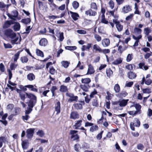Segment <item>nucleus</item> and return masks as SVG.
I'll use <instances>...</instances> for the list:
<instances>
[{"instance_id":"f257e3e1","label":"nucleus","mask_w":152,"mask_h":152,"mask_svg":"<svg viewBox=\"0 0 152 152\" xmlns=\"http://www.w3.org/2000/svg\"><path fill=\"white\" fill-rule=\"evenodd\" d=\"M134 107L136 109L135 111H130L128 112V113L132 116H135L137 114H140L141 113V106L137 103L133 104L130 106V108H132L133 107Z\"/></svg>"},{"instance_id":"f03ea898","label":"nucleus","mask_w":152,"mask_h":152,"mask_svg":"<svg viewBox=\"0 0 152 152\" xmlns=\"http://www.w3.org/2000/svg\"><path fill=\"white\" fill-rule=\"evenodd\" d=\"M140 125V122L139 119L135 118L134 119L133 122H131L130 124V127L133 131H134L135 128L134 126L139 127Z\"/></svg>"},{"instance_id":"7ed1b4c3","label":"nucleus","mask_w":152,"mask_h":152,"mask_svg":"<svg viewBox=\"0 0 152 152\" xmlns=\"http://www.w3.org/2000/svg\"><path fill=\"white\" fill-rule=\"evenodd\" d=\"M11 43L13 44H17L20 43V39H19V36H17L16 34L14 36H13L11 38Z\"/></svg>"},{"instance_id":"20e7f679","label":"nucleus","mask_w":152,"mask_h":152,"mask_svg":"<svg viewBox=\"0 0 152 152\" xmlns=\"http://www.w3.org/2000/svg\"><path fill=\"white\" fill-rule=\"evenodd\" d=\"M34 128H29L27 129L26 131V137L28 139H31L33 136L34 133Z\"/></svg>"},{"instance_id":"39448f33","label":"nucleus","mask_w":152,"mask_h":152,"mask_svg":"<svg viewBox=\"0 0 152 152\" xmlns=\"http://www.w3.org/2000/svg\"><path fill=\"white\" fill-rule=\"evenodd\" d=\"M66 95L70 98L68 99V101L69 102H77L78 100V97L77 96H74L73 94L71 93H67Z\"/></svg>"},{"instance_id":"423d86ee","label":"nucleus","mask_w":152,"mask_h":152,"mask_svg":"<svg viewBox=\"0 0 152 152\" xmlns=\"http://www.w3.org/2000/svg\"><path fill=\"white\" fill-rule=\"evenodd\" d=\"M15 34L12 30L10 29H7L4 31L5 35L10 38H11L13 36H14Z\"/></svg>"},{"instance_id":"0eeeda50","label":"nucleus","mask_w":152,"mask_h":152,"mask_svg":"<svg viewBox=\"0 0 152 152\" xmlns=\"http://www.w3.org/2000/svg\"><path fill=\"white\" fill-rule=\"evenodd\" d=\"M18 15V12L16 10H14L12 11L11 14H8L7 15L10 18L14 20H15L14 18L17 17Z\"/></svg>"},{"instance_id":"6e6552de","label":"nucleus","mask_w":152,"mask_h":152,"mask_svg":"<svg viewBox=\"0 0 152 152\" xmlns=\"http://www.w3.org/2000/svg\"><path fill=\"white\" fill-rule=\"evenodd\" d=\"M96 14V12L95 11H93L91 9L85 11V14L89 16H95Z\"/></svg>"},{"instance_id":"1a4fd4ad","label":"nucleus","mask_w":152,"mask_h":152,"mask_svg":"<svg viewBox=\"0 0 152 152\" xmlns=\"http://www.w3.org/2000/svg\"><path fill=\"white\" fill-rule=\"evenodd\" d=\"M70 118L71 119H77L79 118V114L76 112H72L70 114Z\"/></svg>"},{"instance_id":"9d476101","label":"nucleus","mask_w":152,"mask_h":152,"mask_svg":"<svg viewBox=\"0 0 152 152\" xmlns=\"http://www.w3.org/2000/svg\"><path fill=\"white\" fill-rule=\"evenodd\" d=\"M110 40L108 38H105L102 41V45L104 47L108 46L110 45Z\"/></svg>"},{"instance_id":"9b49d317","label":"nucleus","mask_w":152,"mask_h":152,"mask_svg":"<svg viewBox=\"0 0 152 152\" xmlns=\"http://www.w3.org/2000/svg\"><path fill=\"white\" fill-rule=\"evenodd\" d=\"M82 122L83 121L82 120L75 121V124L73 125V127H75V129H79V128L81 125Z\"/></svg>"},{"instance_id":"f8f14e48","label":"nucleus","mask_w":152,"mask_h":152,"mask_svg":"<svg viewBox=\"0 0 152 152\" xmlns=\"http://www.w3.org/2000/svg\"><path fill=\"white\" fill-rule=\"evenodd\" d=\"M129 99H120L118 101L119 105L121 107H125L127 104Z\"/></svg>"},{"instance_id":"ddd939ff","label":"nucleus","mask_w":152,"mask_h":152,"mask_svg":"<svg viewBox=\"0 0 152 152\" xmlns=\"http://www.w3.org/2000/svg\"><path fill=\"white\" fill-rule=\"evenodd\" d=\"M132 37L133 39L136 40V42L134 43L133 46L136 47L138 45V43L139 42V40L142 38L141 35H138L137 37H136L134 35H133Z\"/></svg>"},{"instance_id":"4468645a","label":"nucleus","mask_w":152,"mask_h":152,"mask_svg":"<svg viewBox=\"0 0 152 152\" xmlns=\"http://www.w3.org/2000/svg\"><path fill=\"white\" fill-rule=\"evenodd\" d=\"M36 103L37 100H30L29 102L27 103V104L28 107L32 109L33 107L35 105Z\"/></svg>"},{"instance_id":"2eb2a0df","label":"nucleus","mask_w":152,"mask_h":152,"mask_svg":"<svg viewBox=\"0 0 152 152\" xmlns=\"http://www.w3.org/2000/svg\"><path fill=\"white\" fill-rule=\"evenodd\" d=\"M131 10V7L129 5H126L124 6L122 9V12L124 13H128Z\"/></svg>"},{"instance_id":"dca6fc26","label":"nucleus","mask_w":152,"mask_h":152,"mask_svg":"<svg viewBox=\"0 0 152 152\" xmlns=\"http://www.w3.org/2000/svg\"><path fill=\"white\" fill-rule=\"evenodd\" d=\"M26 96L28 98L30 99V100H37L36 97L33 94L31 93H26Z\"/></svg>"},{"instance_id":"f3484780","label":"nucleus","mask_w":152,"mask_h":152,"mask_svg":"<svg viewBox=\"0 0 152 152\" xmlns=\"http://www.w3.org/2000/svg\"><path fill=\"white\" fill-rule=\"evenodd\" d=\"M47 43L48 41L46 39L43 38L40 40L39 44L40 46H45L47 45Z\"/></svg>"},{"instance_id":"a211bd4d","label":"nucleus","mask_w":152,"mask_h":152,"mask_svg":"<svg viewBox=\"0 0 152 152\" xmlns=\"http://www.w3.org/2000/svg\"><path fill=\"white\" fill-rule=\"evenodd\" d=\"M69 12L71 15V17L74 20H76L78 19V18L79 16V15L77 13L72 11H70Z\"/></svg>"},{"instance_id":"6ab92c4d","label":"nucleus","mask_w":152,"mask_h":152,"mask_svg":"<svg viewBox=\"0 0 152 152\" xmlns=\"http://www.w3.org/2000/svg\"><path fill=\"white\" fill-rule=\"evenodd\" d=\"M94 72L95 71L94 70V69L93 66L91 64L89 65L88 66V70L87 73L86 74L91 75L94 73Z\"/></svg>"},{"instance_id":"aec40b11","label":"nucleus","mask_w":152,"mask_h":152,"mask_svg":"<svg viewBox=\"0 0 152 152\" xmlns=\"http://www.w3.org/2000/svg\"><path fill=\"white\" fill-rule=\"evenodd\" d=\"M128 77L130 79H133L135 78L136 75L132 72H129L127 73Z\"/></svg>"},{"instance_id":"412c9836","label":"nucleus","mask_w":152,"mask_h":152,"mask_svg":"<svg viewBox=\"0 0 152 152\" xmlns=\"http://www.w3.org/2000/svg\"><path fill=\"white\" fill-rule=\"evenodd\" d=\"M27 77L28 80L30 81H32L35 79V76L33 73H30L27 75Z\"/></svg>"},{"instance_id":"4be33fe9","label":"nucleus","mask_w":152,"mask_h":152,"mask_svg":"<svg viewBox=\"0 0 152 152\" xmlns=\"http://www.w3.org/2000/svg\"><path fill=\"white\" fill-rule=\"evenodd\" d=\"M55 109L57 113H59L60 112V103L58 101L55 104Z\"/></svg>"},{"instance_id":"5701e85b","label":"nucleus","mask_w":152,"mask_h":152,"mask_svg":"<svg viewBox=\"0 0 152 152\" xmlns=\"http://www.w3.org/2000/svg\"><path fill=\"white\" fill-rule=\"evenodd\" d=\"M89 86L88 84L81 85L80 88L84 91L88 92V88Z\"/></svg>"},{"instance_id":"b1692460","label":"nucleus","mask_w":152,"mask_h":152,"mask_svg":"<svg viewBox=\"0 0 152 152\" xmlns=\"http://www.w3.org/2000/svg\"><path fill=\"white\" fill-rule=\"evenodd\" d=\"M22 146L23 150H26L28 148V142L25 141H22Z\"/></svg>"},{"instance_id":"393cba45","label":"nucleus","mask_w":152,"mask_h":152,"mask_svg":"<svg viewBox=\"0 0 152 152\" xmlns=\"http://www.w3.org/2000/svg\"><path fill=\"white\" fill-rule=\"evenodd\" d=\"M7 142V139L4 137H0V148H1L3 145V143H5Z\"/></svg>"},{"instance_id":"a878e982","label":"nucleus","mask_w":152,"mask_h":152,"mask_svg":"<svg viewBox=\"0 0 152 152\" xmlns=\"http://www.w3.org/2000/svg\"><path fill=\"white\" fill-rule=\"evenodd\" d=\"M122 61V59L121 58H119L115 60L112 63V64L115 65H117L121 63Z\"/></svg>"},{"instance_id":"bb28decb","label":"nucleus","mask_w":152,"mask_h":152,"mask_svg":"<svg viewBox=\"0 0 152 152\" xmlns=\"http://www.w3.org/2000/svg\"><path fill=\"white\" fill-rule=\"evenodd\" d=\"M20 25L19 23L16 22H15L13 26V28L15 31H18L20 29Z\"/></svg>"},{"instance_id":"cd10ccee","label":"nucleus","mask_w":152,"mask_h":152,"mask_svg":"<svg viewBox=\"0 0 152 152\" xmlns=\"http://www.w3.org/2000/svg\"><path fill=\"white\" fill-rule=\"evenodd\" d=\"M31 21V19L29 18L23 19L21 20V22L26 25L30 23Z\"/></svg>"},{"instance_id":"c85d7f7f","label":"nucleus","mask_w":152,"mask_h":152,"mask_svg":"<svg viewBox=\"0 0 152 152\" xmlns=\"http://www.w3.org/2000/svg\"><path fill=\"white\" fill-rule=\"evenodd\" d=\"M25 87L29 88L31 89V90L33 91L37 92L38 91V89L37 88H34V86L33 85H29L25 86Z\"/></svg>"},{"instance_id":"c756f323","label":"nucleus","mask_w":152,"mask_h":152,"mask_svg":"<svg viewBox=\"0 0 152 152\" xmlns=\"http://www.w3.org/2000/svg\"><path fill=\"white\" fill-rule=\"evenodd\" d=\"M114 90L116 93H119L120 91V87L118 84H115L114 86Z\"/></svg>"},{"instance_id":"7c9ffc66","label":"nucleus","mask_w":152,"mask_h":152,"mask_svg":"<svg viewBox=\"0 0 152 152\" xmlns=\"http://www.w3.org/2000/svg\"><path fill=\"white\" fill-rule=\"evenodd\" d=\"M101 48L97 44H96L93 46V50H94L95 51L100 53Z\"/></svg>"},{"instance_id":"2f4dec72","label":"nucleus","mask_w":152,"mask_h":152,"mask_svg":"<svg viewBox=\"0 0 152 152\" xmlns=\"http://www.w3.org/2000/svg\"><path fill=\"white\" fill-rule=\"evenodd\" d=\"M21 52V51H19L14 55L13 60L15 62H17V60L19 57L20 54Z\"/></svg>"},{"instance_id":"473e14b6","label":"nucleus","mask_w":152,"mask_h":152,"mask_svg":"<svg viewBox=\"0 0 152 152\" xmlns=\"http://www.w3.org/2000/svg\"><path fill=\"white\" fill-rule=\"evenodd\" d=\"M127 93L125 91H123L121 93L118 94L117 96L119 97H124L127 95Z\"/></svg>"},{"instance_id":"72a5a7b5","label":"nucleus","mask_w":152,"mask_h":152,"mask_svg":"<svg viewBox=\"0 0 152 152\" xmlns=\"http://www.w3.org/2000/svg\"><path fill=\"white\" fill-rule=\"evenodd\" d=\"M36 53L38 56H40L42 57H43L44 56L43 53L38 49H36Z\"/></svg>"},{"instance_id":"f704fd0d","label":"nucleus","mask_w":152,"mask_h":152,"mask_svg":"<svg viewBox=\"0 0 152 152\" xmlns=\"http://www.w3.org/2000/svg\"><path fill=\"white\" fill-rule=\"evenodd\" d=\"M141 32V29L136 27L134 28V33L135 35H141L140 34Z\"/></svg>"},{"instance_id":"c9c22d12","label":"nucleus","mask_w":152,"mask_h":152,"mask_svg":"<svg viewBox=\"0 0 152 152\" xmlns=\"http://www.w3.org/2000/svg\"><path fill=\"white\" fill-rule=\"evenodd\" d=\"M151 31V28L148 27L145 28L144 29V33L147 36L148 35Z\"/></svg>"},{"instance_id":"e433bc0d","label":"nucleus","mask_w":152,"mask_h":152,"mask_svg":"<svg viewBox=\"0 0 152 152\" xmlns=\"http://www.w3.org/2000/svg\"><path fill=\"white\" fill-rule=\"evenodd\" d=\"M28 60V58L26 56H22L20 58V60L23 63H27Z\"/></svg>"},{"instance_id":"4c0bfd02","label":"nucleus","mask_w":152,"mask_h":152,"mask_svg":"<svg viewBox=\"0 0 152 152\" xmlns=\"http://www.w3.org/2000/svg\"><path fill=\"white\" fill-rule=\"evenodd\" d=\"M74 106L76 110H80L82 108V104L80 103L75 104Z\"/></svg>"},{"instance_id":"58836bf2","label":"nucleus","mask_w":152,"mask_h":152,"mask_svg":"<svg viewBox=\"0 0 152 152\" xmlns=\"http://www.w3.org/2000/svg\"><path fill=\"white\" fill-rule=\"evenodd\" d=\"M61 64L65 68H67L69 66V64L70 63L69 62L67 61H62L61 62Z\"/></svg>"},{"instance_id":"ea45409f","label":"nucleus","mask_w":152,"mask_h":152,"mask_svg":"<svg viewBox=\"0 0 152 152\" xmlns=\"http://www.w3.org/2000/svg\"><path fill=\"white\" fill-rule=\"evenodd\" d=\"M20 109L18 107H15L14 108V115H19L20 113Z\"/></svg>"},{"instance_id":"a19ab883","label":"nucleus","mask_w":152,"mask_h":152,"mask_svg":"<svg viewBox=\"0 0 152 152\" xmlns=\"http://www.w3.org/2000/svg\"><path fill=\"white\" fill-rule=\"evenodd\" d=\"M91 79L89 78H86L82 79L81 82L82 83L88 84L91 82Z\"/></svg>"},{"instance_id":"79ce46f5","label":"nucleus","mask_w":152,"mask_h":152,"mask_svg":"<svg viewBox=\"0 0 152 152\" xmlns=\"http://www.w3.org/2000/svg\"><path fill=\"white\" fill-rule=\"evenodd\" d=\"M116 27L118 32L121 31L123 28V26L120 23L116 25Z\"/></svg>"},{"instance_id":"37998d69","label":"nucleus","mask_w":152,"mask_h":152,"mask_svg":"<svg viewBox=\"0 0 152 152\" xmlns=\"http://www.w3.org/2000/svg\"><path fill=\"white\" fill-rule=\"evenodd\" d=\"M133 58L132 53L129 54L126 57V61L127 62H129L132 60Z\"/></svg>"},{"instance_id":"c03bdc74","label":"nucleus","mask_w":152,"mask_h":152,"mask_svg":"<svg viewBox=\"0 0 152 152\" xmlns=\"http://www.w3.org/2000/svg\"><path fill=\"white\" fill-rule=\"evenodd\" d=\"M134 66L133 64H128L125 66V68L131 71L132 70Z\"/></svg>"},{"instance_id":"a18cd8bd","label":"nucleus","mask_w":152,"mask_h":152,"mask_svg":"<svg viewBox=\"0 0 152 152\" xmlns=\"http://www.w3.org/2000/svg\"><path fill=\"white\" fill-rule=\"evenodd\" d=\"M66 49L70 50H75L77 49V47L75 46H67L65 47Z\"/></svg>"},{"instance_id":"49530a36","label":"nucleus","mask_w":152,"mask_h":152,"mask_svg":"<svg viewBox=\"0 0 152 152\" xmlns=\"http://www.w3.org/2000/svg\"><path fill=\"white\" fill-rule=\"evenodd\" d=\"M91 8L94 9L95 10H96L97 9L96 4L95 3L92 2L91 3Z\"/></svg>"},{"instance_id":"de8ad7c7","label":"nucleus","mask_w":152,"mask_h":152,"mask_svg":"<svg viewBox=\"0 0 152 152\" xmlns=\"http://www.w3.org/2000/svg\"><path fill=\"white\" fill-rule=\"evenodd\" d=\"M14 107L13 104H10L7 105V109L9 111H11Z\"/></svg>"},{"instance_id":"09e8293b","label":"nucleus","mask_w":152,"mask_h":152,"mask_svg":"<svg viewBox=\"0 0 152 152\" xmlns=\"http://www.w3.org/2000/svg\"><path fill=\"white\" fill-rule=\"evenodd\" d=\"M94 37L98 42H100L102 39L101 37L97 34H95L94 35Z\"/></svg>"},{"instance_id":"8fccbe9b","label":"nucleus","mask_w":152,"mask_h":152,"mask_svg":"<svg viewBox=\"0 0 152 152\" xmlns=\"http://www.w3.org/2000/svg\"><path fill=\"white\" fill-rule=\"evenodd\" d=\"M72 6L73 8L75 9H77L79 6V3L77 1H74L72 3Z\"/></svg>"},{"instance_id":"3c124183","label":"nucleus","mask_w":152,"mask_h":152,"mask_svg":"<svg viewBox=\"0 0 152 152\" xmlns=\"http://www.w3.org/2000/svg\"><path fill=\"white\" fill-rule=\"evenodd\" d=\"M60 90L62 92H65L67 91V87L66 86L62 85L61 86Z\"/></svg>"},{"instance_id":"603ef678","label":"nucleus","mask_w":152,"mask_h":152,"mask_svg":"<svg viewBox=\"0 0 152 152\" xmlns=\"http://www.w3.org/2000/svg\"><path fill=\"white\" fill-rule=\"evenodd\" d=\"M98 127L96 125H95L91 127L90 129V131L91 132H93L94 131L98 129Z\"/></svg>"},{"instance_id":"864d4df0","label":"nucleus","mask_w":152,"mask_h":152,"mask_svg":"<svg viewBox=\"0 0 152 152\" xmlns=\"http://www.w3.org/2000/svg\"><path fill=\"white\" fill-rule=\"evenodd\" d=\"M107 96L106 97V99H108V100L112 98L113 95L112 94L110 93L109 91H107Z\"/></svg>"},{"instance_id":"5fc2aeb1","label":"nucleus","mask_w":152,"mask_h":152,"mask_svg":"<svg viewBox=\"0 0 152 152\" xmlns=\"http://www.w3.org/2000/svg\"><path fill=\"white\" fill-rule=\"evenodd\" d=\"M37 134L41 137H43L44 134L42 130L38 131L37 133Z\"/></svg>"},{"instance_id":"6e6d98bb","label":"nucleus","mask_w":152,"mask_h":152,"mask_svg":"<svg viewBox=\"0 0 152 152\" xmlns=\"http://www.w3.org/2000/svg\"><path fill=\"white\" fill-rule=\"evenodd\" d=\"M32 110V109L30 107H28L27 109L25 111V114L28 115L29 114Z\"/></svg>"},{"instance_id":"4d7b16f0","label":"nucleus","mask_w":152,"mask_h":152,"mask_svg":"<svg viewBox=\"0 0 152 152\" xmlns=\"http://www.w3.org/2000/svg\"><path fill=\"white\" fill-rule=\"evenodd\" d=\"M108 4L110 7L112 9L114 8V6L113 1L112 0H110Z\"/></svg>"},{"instance_id":"13d9d810","label":"nucleus","mask_w":152,"mask_h":152,"mask_svg":"<svg viewBox=\"0 0 152 152\" xmlns=\"http://www.w3.org/2000/svg\"><path fill=\"white\" fill-rule=\"evenodd\" d=\"M110 52V50L108 49H101L100 53H102L104 54L109 53Z\"/></svg>"},{"instance_id":"bf43d9fd","label":"nucleus","mask_w":152,"mask_h":152,"mask_svg":"<svg viewBox=\"0 0 152 152\" xmlns=\"http://www.w3.org/2000/svg\"><path fill=\"white\" fill-rule=\"evenodd\" d=\"M137 148L138 150L142 151L144 148L143 145L141 144H139L137 146Z\"/></svg>"},{"instance_id":"052dcab7","label":"nucleus","mask_w":152,"mask_h":152,"mask_svg":"<svg viewBox=\"0 0 152 152\" xmlns=\"http://www.w3.org/2000/svg\"><path fill=\"white\" fill-rule=\"evenodd\" d=\"M29 118L30 116L26 114H25V115L22 116V119L25 121H27Z\"/></svg>"},{"instance_id":"680f3d73","label":"nucleus","mask_w":152,"mask_h":152,"mask_svg":"<svg viewBox=\"0 0 152 152\" xmlns=\"http://www.w3.org/2000/svg\"><path fill=\"white\" fill-rule=\"evenodd\" d=\"M11 25L10 23L8 20L6 21L4 24V28H7L10 26Z\"/></svg>"},{"instance_id":"e2e57ef3","label":"nucleus","mask_w":152,"mask_h":152,"mask_svg":"<svg viewBox=\"0 0 152 152\" xmlns=\"http://www.w3.org/2000/svg\"><path fill=\"white\" fill-rule=\"evenodd\" d=\"M106 74L108 76H110L113 74V72L111 69H107Z\"/></svg>"},{"instance_id":"0e129e2a","label":"nucleus","mask_w":152,"mask_h":152,"mask_svg":"<svg viewBox=\"0 0 152 152\" xmlns=\"http://www.w3.org/2000/svg\"><path fill=\"white\" fill-rule=\"evenodd\" d=\"M17 66L16 64H15L14 63H12L10 65V68L12 70H14Z\"/></svg>"},{"instance_id":"69168bd1","label":"nucleus","mask_w":152,"mask_h":152,"mask_svg":"<svg viewBox=\"0 0 152 152\" xmlns=\"http://www.w3.org/2000/svg\"><path fill=\"white\" fill-rule=\"evenodd\" d=\"M92 104L93 106L96 107L97 106L98 103L96 99H94L92 101Z\"/></svg>"},{"instance_id":"338daca9","label":"nucleus","mask_w":152,"mask_h":152,"mask_svg":"<svg viewBox=\"0 0 152 152\" xmlns=\"http://www.w3.org/2000/svg\"><path fill=\"white\" fill-rule=\"evenodd\" d=\"M77 32L80 34H85L86 33V31L84 30H78L77 31Z\"/></svg>"},{"instance_id":"774afa93","label":"nucleus","mask_w":152,"mask_h":152,"mask_svg":"<svg viewBox=\"0 0 152 152\" xmlns=\"http://www.w3.org/2000/svg\"><path fill=\"white\" fill-rule=\"evenodd\" d=\"M152 83V80L150 79L147 80L145 82V84L147 85H149L151 84Z\"/></svg>"}]
</instances>
